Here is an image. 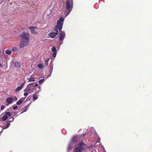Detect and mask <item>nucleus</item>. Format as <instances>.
<instances>
[{"label":"nucleus","mask_w":152,"mask_h":152,"mask_svg":"<svg viewBox=\"0 0 152 152\" xmlns=\"http://www.w3.org/2000/svg\"><path fill=\"white\" fill-rule=\"evenodd\" d=\"M64 20V19L61 18H60L58 19L57 22V25L54 29L55 32H52L49 34V36L50 38H54L57 35L58 30L59 31H61L62 27Z\"/></svg>","instance_id":"1"},{"label":"nucleus","mask_w":152,"mask_h":152,"mask_svg":"<svg viewBox=\"0 0 152 152\" xmlns=\"http://www.w3.org/2000/svg\"><path fill=\"white\" fill-rule=\"evenodd\" d=\"M28 35V34L25 32L20 35V37L22 38V39L19 45L20 48H23L28 44L29 42Z\"/></svg>","instance_id":"2"},{"label":"nucleus","mask_w":152,"mask_h":152,"mask_svg":"<svg viewBox=\"0 0 152 152\" xmlns=\"http://www.w3.org/2000/svg\"><path fill=\"white\" fill-rule=\"evenodd\" d=\"M37 84L34 83H31L28 85L27 87L24 90V92H27L29 93L34 92V90L36 89V87L38 86Z\"/></svg>","instance_id":"3"},{"label":"nucleus","mask_w":152,"mask_h":152,"mask_svg":"<svg viewBox=\"0 0 152 152\" xmlns=\"http://www.w3.org/2000/svg\"><path fill=\"white\" fill-rule=\"evenodd\" d=\"M72 0H67L66 2V8L67 11V15L66 16L69 14L72 10Z\"/></svg>","instance_id":"4"},{"label":"nucleus","mask_w":152,"mask_h":152,"mask_svg":"<svg viewBox=\"0 0 152 152\" xmlns=\"http://www.w3.org/2000/svg\"><path fill=\"white\" fill-rule=\"evenodd\" d=\"M86 146V145L83 142L80 143L76 148L74 152H81Z\"/></svg>","instance_id":"5"},{"label":"nucleus","mask_w":152,"mask_h":152,"mask_svg":"<svg viewBox=\"0 0 152 152\" xmlns=\"http://www.w3.org/2000/svg\"><path fill=\"white\" fill-rule=\"evenodd\" d=\"M77 136H74L72 137L71 141L69 143L68 146L67 150H70L72 148V147L74 146V142L77 141Z\"/></svg>","instance_id":"6"},{"label":"nucleus","mask_w":152,"mask_h":152,"mask_svg":"<svg viewBox=\"0 0 152 152\" xmlns=\"http://www.w3.org/2000/svg\"><path fill=\"white\" fill-rule=\"evenodd\" d=\"M29 28L32 33L35 34H37V31H36L37 28L35 27L31 26Z\"/></svg>","instance_id":"7"},{"label":"nucleus","mask_w":152,"mask_h":152,"mask_svg":"<svg viewBox=\"0 0 152 152\" xmlns=\"http://www.w3.org/2000/svg\"><path fill=\"white\" fill-rule=\"evenodd\" d=\"M5 114V115L2 118V119L3 121L6 120L8 117H10L11 116V114L9 112H6Z\"/></svg>","instance_id":"8"},{"label":"nucleus","mask_w":152,"mask_h":152,"mask_svg":"<svg viewBox=\"0 0 152 152\" xmlns=\"http://www.w3.org/2000/svg\"><path fill=\"white\" fill-rule=\"evenodd\" d=\"M65 36V34L64 32L61 31V32L59 39L60 41H63L64 38Z\"/></svg>","instance_id":"9"},{"label":"nucleus","mask_w":152,"mask_h":152,"mask_svg":"<svg viewBox=\"0 0 152 152\" xmlns=\"http://www.w3.org/2000/svg\"><path fill=\"white\" fill-rule=\"evenodd\" d=\"M51 50L53 53L52 56L54 58H55L57 54V50L55 47L54 46L52 48Z\"/></svg>","instance_id":"10"},{"label":"nucleus","mask_w":152,"mask_h":152,"mask_svg":"<svg viewBox=\"0 0 152 152\" xmlns=\"http://www.w3.org/2000/svg\"><path fill=\"white\" fill-rule=\"evenodd\" d=\"M36 77H35L33 75H31L30 78L28 79V82H34L36 81Z\"/></svg>","instance_id":"11"},{"label":"nucleus","mask_w":152,"mask_h":152,"mask_svg":"<svg viewBox=\"0 0 152 152\" xmlns=\"http://www.w3.org/2000/svg\"><path fill=\"white\" fill-rule=\"evenodd\" d=\"M25 84V82H23L20 86L17 87L15 90L16 92H18V91H20L22 88L23 87Z\"/></svg>","instance_id":"12"},{"label":"nucleus","mask_w":152,"mask_h":152,"mask_svg":"<svg viewBox=\"0 0 152 152\" xmlns=\"http://www.w3.org/2000/svg\"><path fill=\"white\" fill-rule=\"evenodd\" d=\"M7 102L8 104H11L13 101V99L12 97H9L7 99Z\"/></svg>","instance_id":"13"},{"label":"nucleus","mask_w":152,"mask_h":152,"mask_svg":"<svg viewBox=\"0 0 152 152\" xmlns=\"http://www.w3.org/2000/svg\"><path fill=\"white\" fill-rule=\"evenodd\" d=\"M25 98H21L17 102V104L18 105H20L23 102Z\"/></svg>","instance_id":"14"},{"label":"nucleus","mask_w":152,"mask_h":152,"mask_svg":"<svg viewBox=\"0 0 152 152\" xmlns=\"http://www.w3.org/2000/svg\"><path fill=\"white\" fill-rule=\"evenodd\" d=\"M38 95L37 94H34L33 95V99L34 101L37 99L38 98Z\"/></svg>","instance_id":"15"},{"label":"nucleus","mask_w":152,"mask_h":152,"mask_svg":"<svg viewBox=\"0 0 152 152\" xmlns=\"http://www.w3.org/2000/svg\"><path fill=\"white\" fill-rule=\"evenodd\" d=\"M15 66L16 67L20 68V65L19 62H16L15 64Z\"/></svg>","instance_id":"16"},{"label":"nucleus","mask_w":152,"mask_h":152,"mask_svg":"<svg viewBox=\"0 0 152 152\" xmlns=\"http://www.w3.org/2000/svg\"><path fill=\"white\" fill-rule=\"evenodd\" d=\"M10 125V124L9 123L7 122L6 124V126H4V128L2 129V130L4 129H6L8 128Z\"/></svg>","instance_id":"17"},{"label":"nucleus","mask_w":152,"mask_h":152,"mask_svg":"<svg viewBox=\"0 0 152 152\" xmlns=\"http://www.w3.org/2000/svg\"><path fill=\"white\" fill-rule=\"evenodd\" d=\"M28 106H27L26 107H25L22 110L23 111V112H24L26 111L28 109Z\"/></svg>","instance_id":"18"},{"label":"nucleus","mask_w":152,"mask_h":152,"mask_svg":"<svg viewBox=\"0 0 152 152\" xmlns=\"http://www.w3.org/2000/svg\"><path fill=\"white\" fill-rule=\"evenodd\" d=\"M50 60V58H47L45 60V64L46 66H47L48 64V62Z\"/></svg>","instance_id":"19"},{"label":"nucleus","mask_w":152,"mask_h":152,"mask_svg":"<svg viewBox=\"0 0 152 152\" xmlns=\"http://www.w3.org/2000/svg\"><path fill=\"white\" fill-rule=\"evenodd\" d=\"M5 53L7 54L10 55L11 53V52L9 50H6L5 51Z\"/></svg>","instance_id":"20"},{"label":"nucleus","mask_w":152,"mask_h":152,"mask_svg":"<svg viewBox=\"0 0 152 152\" xmlns=\"http://www.w3.org/2000/svg\"><path fill=\"white\" fill-rule=\"evenodd\" d=\"M44 80H45L44 79H40L38 81V83L40 84H41L44 82Z\"/></svg>","instance_id":"21"},{"label":"nucleus","mask_w":152,"mask_h":152,"mask_svg":"<svg viewBox=\"0 0 152 152\" xmlns=\"http://www.w3.org/2000/svg\"><path fill=\"white\" fill-rule=\"evenodd\" d=\"M37 66L39 68L41 69L42 68L43 65H42V64H39Z\"/></svg>","instance_id":"22"},{"label":"nucleus","mask_w":152,"mask_h":152,"mask_svg":"<svg viewBox=\"0 0 152 152\" xmlns=\"http://www.w3.org/2000/svg\"><path fill=\"white\" fill-rule=\"evenodd\" d=\"M26 92L24 94V95L25 96H27L28 94H30L29 92Z\"/></svg>","instance_id":"23"},{"label":"nucleus","mask_w":152,"mask_h":152,"mask_svg":"<svg viewBox=\"0 0 152 152\" xmlns=\"http://www.w3.org/2000/svg\"><path fill=\"white\" fill-rule=\"evenodd\" d=\"M5 106L4 105H2L1 106V110H3L4 108H5Z\"/></svg>","instance_id":"24"},{"label":"nucleus","mask_w":152,"mask_h":152,"mask_svg":"<svg viewBox=\"0 0 152 152\" xmlns=\"http://www.w3.org/2000/svg\"><path fill=\"white\" fill-rule=\"evenodd\" d=\"M17 50V48L15 47H14L12 48V50L13 51L16 50Z\"/></svg>","instance_id":"25"},{"label":"nucleus","mask_w":152,"mask_h":152,"mask_svg":"<svg viewBox=\"0 0 152 152\" xmlns=\"http://www.w3.org/2000/svg\"><path fill=\"white\" fill-rule=\"evenodd\" d=\"M53 64L52 61H50V66H52V67H53Z\"/></svg>","instance_id":"26"},{"label":"nucleus","mask_w":152,"mask_h":152,"mask_svg":"<svg viewBox=\"0 0 152 152\" xmlns=\"http://www.w3.org/2000/svg\"><path fill=\"white\" fill-rule=\"evenodd\" d=\"M50 71H51L50 74H51L52 73V71H53V67H52V66H50Z\"/></svg>","instance_id":"27"},{"label":"nucleus","mask_w":152,"mask_h":152,"mask_svg":"<svg viewBox=\"0 0 152 152\" xmlns=\"http://www.w3.org/2000/svg\"><path fill=\"white\" fill-rule=\"evenodd\" d=\"M17 108H18V107L17 106H15L13 107V108L14 110H15V109H16Z\"/></svg>","instance_id":"28"},{"label":"nucleus","mask_w":152,"mask_h":152,"mask_svg":"<svg viewBox=\"0 0 152 152\" xmlns=\"http://www.w3.org/2000/svg\"><path fill=\"white\" fill-rule=\"evenodd\" d=\"M13 120H14V118H13L12 119V121H10V122H12V121H13Z\"/></svg>","instance_id":"29"},{"label":"nucleus","mask_w":152,"mask_h":152,"mask_svg":"<svg viewBox=\"0 0 152 152\" xmlns=\"http://www.w3.org/2000/svg\"><path fill=\"white\" fill-rule=\"evenodd\" d=\"M2 65L0 63V67H2Z\"/></svg>","instance_id":"30"},{"label":"nucleus","mask_w":152,"mask_h":152,"mask_svg":"<svg viewBox=\"0 0 152 152\" xmlns=\"http://www.w3.org/2000/svg\"><path fill=\"white\" fill-rule=\"evenodd\" d=\"M41 87L39 86L38 87V88L40 90V89Z\"/></svg>","instance_id":"31"},{"label":"nucleus","mask_w":152,"mask_h":152,"mask_svg":"<svg viewBox=\"0 0 152 152\" xmlns=\"http://www.w3.org/2000/svg\"><path fill=\"white\" fill-rule=\"evenodd\" d=\"M40 91V90L38 91V92L37 93H39V91Z\"/></svg>","instance_id":"32"},{"label":"nucleus","mask_w":152,"mask_h":152,"mask_svg":"<svg viewBox=\"0 0 152 152\" xmlns=\"http://www.w3.org/2000/svg\"><path fill=\"white\" fill-rule=\"evenodd\" d=\"M91 152H94L93 151H92Z\"/></svg>","instance_id":"33"}]
</instances>
